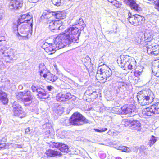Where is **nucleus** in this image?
I'll list each match as a JSON object with an SVG mask.
<instances>
[{
    "mask_svg": "<svg viewBox=\"0 0 159 159\" xmlns=\"http://www.w3.org/2000/svg\"><path fill=\"white\" fill-rule=\"evenodd\" d=\"M78 22V24L66 29L63 34L54 38L53 44L45 42L42 46V48L49 54H52L55 52L56 48L61 49L69 46L72 42L78 43V37L85 26L82 18H79Z\"/></svg>",
    "mask_w": 159,
    "mask_h": 159,
    "instance_id": "obj_1",
    "label": "nucleus"
},
{
    "mask_svg": "<svg viewBox=\"0 0 159 159\" xmlns=\"http://www.w3.org/2000/svg\"><path fill=\"white\" fill-rule=\"evenodd\" d=\"M87 119L79 113H75L70 119H61V122L63 125L70 126L71 125L76 126L82 125L83 122L85 123L88 122Z\"/></svg>",
    "mask_w": 159,
    "mask_h": 159,
    "instance_id": "obj_2",
    "label": "nucleus"
},
{
    "mask_svg": "<svg viewBox=\"0 0 159 159\" xmlns=\"http://www.w3.org/2000/svg\"><path fill=\"white\" fill-rule=\"evenodd\" d=\"M139 102L142 105H149L151 103L154 98L153 93L150 90L148 89L142 94L137 96Z\"/></svg>",
    "mask_w": 159,
    "mask_h": 159,
    "instance_id": "obj_3",
    "label": "nucleus"
},
{
    "mask_svg": "<svg viewBox=\"0 0 159 159\" xmlns=\"http://www.w3.org/2000/svg\"><path fill=\"white\" fill-rule=\"evenodd\" d=\"M100 65L98 67L97 72H100V74L102 75V77L103 79H106V81H107V78H109L112 75V71L111 69L108 66L103 64L102 67Z\"/></svg>",
    "mask_w": 159,
    "mask_h": 159,
    "instance_id": "obj_4",
    "label": "nucleus"
},
{
    "mask_svg": "<svg viewBox=\"0 0 159 159\" xmlns=\"http://www.w3.org/2000/svg\"><path fill=\"white\" fill-rule=\"evenodd\" d=\"M12 107L14 115L17 116L20 118L25 116V114L23 111V108L18 102L15 101L13 103Z\"/></svg>",
    "mask_w": 159,
    "mask_h": 159,
    "instance_id": "obj_5",
    "label": "nucleus"
},
{
    "mask_svg": "<svg viewBox=\"0 0 159 159\" xmlns=\"http://www.w3.org/2000/svg\"><path fill=\"white\" fill-rule=\"evenodd\" d=\"M60 20H48L47 22V25L49 28L52 30H61L63 26L61 24Z\"/></svg>",
    "mask_w": 159,
    "mask_h": 159,
    "instance_id": "obj_6",
    "label": "nucleus"
},
{
    "mask_svg": "<svg viewBox=\"0 0 159 159\" xmlns=\"http://www.w3.org/2000/svg\"><path fill=\"white\" fill-rule=\"evenodd\" d=\"M32 15L28 13H27L20 16L18 20V23L19 25L23 23H29L30 24V25L32 26Z\"/></svg>",
    "mask_w": 159,
    "mask_h": 159,
    "instance_id": "obj_7",
    "label": "nucleus"
},
{
    "mask_svg": "<svg viewBox=\"0 0 159 159\" xmlns=\"http://www.w3.org/2000/svg\"><path fill=\"white\" fill-rule=\"evenodd\" d=\"M148 45L146 46L147 53L149 54H153L156 55L159 53V46L156 43H152L150 44V43H147Z\"/></svg>",
    "mask_w": 159,
    "mask_h": 159,
    "instance_id": "obj_8",
    "label": "nucleus"
},
{
    "mask_svg": "<svg viewBox=\"0 0 159 159\" xmlns=\"http://www.w3.org/2000/svg\"><path fill=\"white\" fill-rule=\"evenodd\" d=\"M144 111L148 116L151 115L152 114H159V102H157L150 107L145 108Z\"/></svg>",
    "mask_w": 159,
    "mask_h": 159,
    "instance_id": "obj_9",
    "label": "nucleus"
},
{
    "mask_svg": "<svg viewBox=\"0 0 159 159\" xmlns=\"http://www.w3.org/2000/svg\"><path fill=\"white\" fill-rule=\"evenodd\" d=\"M74 98L69 93H65L64 92H61L58 93L56 96V99L57 101H63L65 99H69Z\"/></svg>",
    "mask_w": 159,
    "mask_h": 159,
    "instance_id": "obj_10",
    "label": "nucleus"
},
{
    "mask_svg": "<svg viewBox=\"0 0 159 159\" xmlns=\"http://www.w3.org/2000/svg\"><path fill=\"white\" fill-rule=\"evenodd\" d=\"M23 3L22 0H11L9 5V8L11 10L18 9L21 8Z\"/></svg>",
    "mask_w": 159,
    "mask_h": 159,
    "instance_id": "obj_11",
    "label": "nucleus"
},
{
    "mask_svg": "<svg viewBox=\"0 0 159 159\" xmlns=\"http://www.w3.org/2000/svg\"><path fill=\"white\" fill-rule=\"evenodd\" d=\"M135 107L132 104L129 105H124L121 108V113L122 114H126L131 113L134 111Z\"/></svg>",
    "mask_w": 159,
    "mask_h": 159,
    "instance_id": "obj_12",
    "label": "nucleus"
},
{
    "mask_svg": "<svg viewBox=\"0 0 159 159\" xmlns=\"http://www.w3.org/2000/svg\"><path fill=\"white\" fill-rule=\"evenodd\" d=\"M126 2L132 9L134 10L137 12L140 11L141 8L136 3L135 0H126Z\"/></svg>",
    "mask_w": 159,
    "mask_h": 159,
    "instance_id": "obj_13",
    "label": "nucleus"
},
{
    "mask_svg": "<svg viewBox=\"0 0 159 159\" xmlns=\"http://www.w3.org/2000/svg\"><path fill=\"white\" fill-rule=\"evenodd\" d=\"M142 37L145 38V39L148 40H150L151 38V36L149 35V36H147V33L145 34H142L141 37H139L137 39L136 41L138 44H140L141 47H143L144 45H145L147 44H146V42L145 40H144Z\"/></svg>",
    "mask_w": 159,
    "mask_h": 159,
    "instance_id": "obj_14",
    "label": "nucleus"
},
{
    "mask_svg": "<svg viewBox=\"0 0 159 159\" xmlns=\"http://www.w3.org/2000/svg\"><path fill=\"white\" fill-rule=\"evenodd\" d=\"M130 59L127 56L123 55L121 56L120 58L117 60V61L118 63L120 65L121 67L124 69L125 67H126L127 63L128 62Z\"/></svg>",
    "mask_w": 159,
    "mask_h": 159,
    "instance_id": "obj_15",
    "label": "nucleus"
},
{
    "mask_svg": "<svg viewBox=\"0 0 159 159\" xmlns=\"http://www.w3.org/2000/svg\"><path fill=\"white\" fill-rule=\"evenodd\" d=\"M31 92L28 89L25 90L23 92H20L16 93V98L19 100L24 98V96L27 97L31 96Z\"/></svg>",
    "mask_w": 159,
    "mask_h": 159,
    "instance_id": "obj_16",
    "label": "nucleus"
},
{
    "mask_svg": "<svg viewBox=\"0 0 159 159\" xmlns=\"http://www.w3.org/2000/svg\"><path fill=\"white\" fill-rule=\"evenodd\" d=\"M136 61L133 58H131L129 60L128 62L127 63L126 67H125L124 70L135 69L136 68Z\"/></svg>",
    "mask_w": 159,
    "mask_h": 159,
    "instance_id": "obj_17",
    "label": "nucleus"
},
{
    "mask_svg": "<svg viewBox=\"0 0 159 159\" xmlns=\"http://www.w3.org/2000/svg\"><path fill=\"white\" fill-rule=\"evenodd\" d=\"M1 40H0V43ZM15 52L12 49H10L9 51L7 50H4L2 47L0 46V54L4 56H8L9 57L14 56Z\"/></svg>",
    "mask_w": 159,
    "mask_h": 159,
    "instance_id": "obj_18",
    "label": "nucleus"
},
{
    "mask_svg": "<svg viewBox=\"0 0 159 159\" xmlns=\"http://www.w3.org/2000/svg\"><path fill=\"white\" fill-rule=\"evenodd\" d=\"M152 68V72L155 76L159 77V60L155 61Z\"/></svg>",
    "mask_w": 159,
    "mask_h": 159,
    "instance_id": "obj_19",
    "label": "nucleus"
},
{
    "mask_svg": "<svg viewBox=\"0 0 159 159\" xmlns=\"http://www.w3.org/2000/svg\"><path fill=\"white\" fill-rule=\"evenodd\" d=\"M0 100L4 105L7 104L8 102L6 93L0 89Z\"/></svg>",
    "mask_w": 159,
    "mask_h": 159,
    "instance_id": "obj_20",
    "label": "nucleus"
},
{
    "mask_svg": "<svg viewBox=\"0 0 159 159\" xmlns=\"http://www.w3.org/2000/svg\"><path fill=\"white\" fill-rule=\"evenodd\" d=\"M54 112L58 115H60L63 113L64 108L58 104H55L53 108Z\"/></svg>",
    "mask_w": 159,
    "mask_h": 159,
    "instance_id": "obj_21",
    "label": "nucleus"
},
{
    "mask_svg": "<svg viewBox=\"0 0 159 159\" xmlns=\"http://www.w3.org/2000/svg\"><path fill=\"white\" fill-rule=\"evenodd\" d=\"M43 76L47 81H50L52 82H55L58 79L57 76L50 73L48 74L44 73L43 75Z\"/></svg>",
    "mask_w": 159,
    "mask_h": 159,
    "instance_id": "obj_22",
    "label": "nucleus"
},
{
    "mask_svg": "<svg viewBox=\"0 0 159 159\" xmlns=\"http://www.w3.org/2000/svg\"><path fill=\"white\" fill-rule=\"evenodd\" d=\"M54 17L58 20L63 19L65 18L66 13L61 11L53 12Z\"/></svg>",
    "mask_w": 159,
    "mask_h": 159,
    "instance_id": "obj_23",
    "label": "nucleus"
},
{
    "mask_svg": "<svg viewBox=\"0 0 159 159\" xmlns=\"http://www.w3.org/2000/svg\"><path fill=\"white\" fill-rule=\"evenodd\" d=\"M128 17L127 19L129 23L134 26H137V23L136 22L135 15H132L131 13L129 11H128Z\"/></svg>",
    "mask_w": 159,
    "mask_h": 159,
    "instance_id": "obj_24",
    "label": "nucleus"
},
{
    "mask_svg": "<svg viewBox=\"0 0 159 159\" xmlns=\"http://www.w3.org/2000/svg\"><path fill=\"white\" fill-rule=\"evenodd\" d=\"M46 154L47 156L54 157L55 156H61V153L57 151L54 150L49 149L46 152Z\"/></svg>",
    "mask_w": 159,
    "mask_h": 159,
    "instance_id": "obj_25",
    "label": "nucleus"
},
{
    "mask_svg": "<svg viewBox=\"0 0 159 159\" xmlns=\"http://www.w3.org/2000/svg\"><path fill=\"white\" fill-rule=\"evenodd\" d=\"M38 93L37 96L40 98H46L48 97L45 89L41 87L40 88Z\"/></svg>",
    "mask_w": 159,
    "mask_h": 159,
    "instance_id": "obj_26",
    "label": "nucleus"
},
{
    "mask_svg": "<svg viewBox=\"0 0 159 159\" xmlns=\"http://www.w3.org/2000/svg\"><path fill=\"white\" fill-rule=\"evenodd\" d=\"M32 97L31 96L28 97H24L20 100L23 102L25 106H29L32 103Z\"/></svg>",
    "mask_w": 159,
    "mask_h": 159,
    "instance_id": "obj_27",
    "label": "nucleus"
},
{
    "mask_svg": "<svg viewBox=\"0 0 159 159\" xmlns=\"http://www.w3.org/2000/svg\"><path fill=\"white\" fill-rule=\"evenodd\" d=\"M131 125L134 129L137 131H140L141 129V125L140 122L137 120H133L131 122Z\"/></svg>",
    "mask_w": 159,
    "mask_h": 159,
    "instance_id": "obj_28",
    "label": "nucleus"
},
{
    "mask_svg": "<svg viewBox=\"0 0 159 159\" xmlns=\"http://www.w3.org/2000/svg\"><path fill=\"white\" fill-rule=\"evenodd\" d=\"M39 72L40 73L41 76H42L44 73L47 74L48 70L46 69V66L43 63H41L39 66Z\"/></svg>",
    "mask_w": 159,
    "mask_h": 159,
    "instance_id": "obj_29",
    "label": "nucleus"
},
{
    "mask_svg": "<svg viewBox=\"0 0 159 159\" xmlns=\"http://www.w3.org/2000/svg\"><path fill=\"white\" fill-rule=\"evenodd\" d=\"M136 22H137V25H139L143 24L145 20V18L142 16L135 14Z\"/></svg>",
    "mask_w": 159,
    "mask_h": 159,
    "instance_id": "obj_30",
    "label": "nucleus"
},
{
    "mask_svg": "<svg viewBox=\"0 0 159 159\" xmlns=\"http://www.w3.org/2000/svg\"><path fill=\"white\" fill-rule=\"evenodd\" d=\"M115 148L118 150H121L122 152H131V149L129 147L124 146H114Z\"/></svg>",
    "mask_w": 159,
    "mask_h": 159,
    "instance_id": "obj_31",
    "label": "nucleus"
},
{
    "mask_svg": "<svg viewBox=\"0 0 159 159\" xmlns=\"http://www.w3.org/2000/svg\"><path fill=\"white\" fill-rule=\"evenodd\" d=\"M59 150L62 152L67 153L69 151V148L67 145L62 143L60 147Z\"/></svg>",
    "mask_w": 159,
    "mask_h": 159,
    "instance_id": "obj_32",
    "label": "nucleus"
},
{
    "mask_svg": "<svg viewBox=\"0 0 159 159\" xmlns=\"http://www.w3.org/2000/svg\"><path fill=\"white\" fill-rule=\"evenodd\" d=\"M64 0H52V3L57 7L62 6L64 4Z\"/></svg>",
    "mask_w": 159,
    "mask_h": 159,
    "instance_id": "obj_33",
    "label": "nucleus"
},
{
    "mask_svg": "<svg viewBox=\"0 0 159 159\" xmlns=\"http://www.w3.org/2000/svg\"><path fill=\"white\" fill-rule=\"evenodd\" d=\"M61 143L52 142L49 143V146L51 148H58L59 150V148L61 146Z\"/></svg>",
    "mask_w": 159,
    "mask_h": 159,
    "instance_id": "obj_34",
    "label": "nucleus"
},
{
    "mask_svg": "<svg viewBox=\"0 0 159 159\" xmlns=\"http://www.w3.org/2000/svg\"><path fill=\"white\" fill-rule=\"evenodd\" d=\"M157 140V138L153 136H152L150 139L148 143V144L150 147H151L156 142Z\"/></svg>",
    "mask_w": 159,
    "mask_h": 159,
    "instance_id": "obj_35",
    "label": "nucleus"
},
{
    "mask_svg": "<svg viewBox=\"0 0 159 159\" xmlns=\"http://www.w3.org/2000/svg\"><path fill=\"white\" fill-rule=\"evenodd\" d=\"M48 13V11H44L42 14L41 16V19L42 20H45L44 21H46L47 18V14Z\"/></svg>",
    "mask_w": 159,
    "mask_h": 159,
    "instance_id": "obj_36",
    "label": "nucleus"
},
{
    "mask_svg": "<svg viewBox=\"0 0 159 159\" xmlns=\"http://www.w3.org/2000/svg\"><path fill=\"white\" fill-rule=\"evenodd\" d=\"M41 87L39 86L32 85L31 86V89L33 92H36L38 93Z\"/></svg>",
    "mask_w": 159,
    "mask_h": 159,
    "instance_id": "obj_37",
    "label": "nucleus"
},
{
    "mask_svg": "<svg viewBox=\"0 0 159 159\" xmlns=\"http://www.w3.org/2000/svg\"><path fill=\"white\" fill-rule=\"evenodd\" d=\"M47 19L46 20V21H45L46 22H48V20H49L50 19H51L52 20V19L51 18L52 17L54 16L53 15V12H48V13L47 14Z\"/></svg>",
    "mask_w": 159,
    "mask_h": 159,
    "instance_id": "obj_38",
    "label": "nucleus"
},
{
    "mask_svg": "<svg viewBox=\"0 0 159 159\" xmlns=\"http://www.w3.org/2000/svg\"><path fill=\"white\" fill-rule=\"evenodd\" d=\"M43 129H49L51 127V125L49 123H46L43 125Z\"/></svg>",
    "mask_w": 159,
    "mask_h": 159,
    "instance_id": "obj_39",
    "label": "nucleus"
},
{
    "mask_svg": "<svg viewBox=\"0 0 159 159\" xmlns=\"http://www.w3.org/2000/svg\"><path fill=\"white\" fill-rule=\"evenodd\" d=\"M83 60L85 63H91V59L88 56H86Z\"/></svg>",
    "mask_w": 159,
    "mask_h": 159,
    "instance_id": "obj_40",
    "label": "nucleus"
},
{
    "mask_svg": "<svg viewBox=\"0 0 159 159\" xmlns=\"http://www.w3.org/2000/svg\"><path fill=\"white\" fill-rule=\"evenodd\" d=\"M111 3H112V4L115 6L116 7H118L119 6V2L118 1H117L116 0H114L111 2Z\"/></svg>",
    "mask_w": 159,
    "mask_h": 159,
    "instance_id": "obj_41",
    "label": "nucleus"
},
{
    "mask_svg": "<svg viewBox=\"0 0 159 159\" xmlns=\"http://www.w3.org/2000/svg\"><path fill=\"white\" fill-rule=\"evenodd\" d=\"M20 25L18 24V23L17 22V24L16 25V26L14 28V31L15 33L16 34H17L18 33V34L19 35V33L18 32V26L19 25Z\"/></svg>",
    "mask_w": 159,
    "mask_h": 159,
    "instance_id": "obj_42",
    "label": "nucleus"
},
{
    "mask_svg": "<svg viewBox=\"0 0 159 159\" xmlns=\"http://www.w3.org/2000/svg\"><path fill=\"white\" fill-rule=\"evenodd\" d=\"M155 8L159 11V0L157 1H155Z\"/></svg>",
    "mask_w": 159,
    "mask_h": 159,
    "instance_id": "obj_43",
    "label": "nucleus"
},
{
    "mask_svg": "<svg viewBox=\"0 0 159 159\" xmlns=\"http://www.w3.org/2000/svg\"><path fill=\"white\" fill-rule=\"evenodd\" d=\"M143 70V69L142 68V69L140 70H136L134 72V74L135 75H136L137 74L138 75H140Z\"/></svg>",
    "mask_w": 159,
    "mask_h": 159,
    "instance_id": "obj_44",
    "label": "nucleus"
},
{
    "mask_svg": "<svg viewBox=\"0 0 159 159\" xmlns=\"http://www.w3.org/2000/svg\"><path fill=\"white\" fill-rule=\"evenodd\" d=\"M15 148H22L23 146L20 144H14L13 147Z\"/></svg>",
    "mask_w": 159,
    "mask_h": 159,
    "instance_id": "obj_45",
    "label": "nucleus"
},
{
    "mask_svg": "<svg viewBox=\"0 0 159 159\" xmlns=\"http://www.w3.org/2000/svg\"><path fill=\"white\" fill-rule=\"evenodd\" d=\"M47 88L48 91H51L54 89V87L51 86H47Z\"/></svg>",
    "mask_w": 159,
    "mask_h": 159,
    "instance_id": "obj_46",
    "label": "nucleus"
},
{
    "mask_svg": "<svg viewBox=\"0 0 159 159\" xmlns=\"http://www.w3.org/2000/svg\"><path fill=\"white\" fill-rule=\"evenodd\" d=\"M29 2L35 3L37 2L39 0H28Z\"/></svg>",
    "mask_w": 159,
    "mask_h": 159,
    "instance_id": "obj_47",
    "label": "nucleus"
},
{
    "mask_svg": "<svg viewBox=\"0 0 159 159\" xmlns=\"http://www.w3.org/2000/svg\"><path fill=\"white\" fill-rule=\"evenodd\" d=\"M91 94L95 96V97H98V94L97 93V92L96 91H93Z\"/></svg>",
    "mask_w": 159,
    "mask_h": 159,
    "instance_id": "obj_48",
    "label": "nucleus"
},
{
    "mask_svg": "<svg viewBox=\"0 0 159 159\" xmlns=\"http://www.w3.org/2000/svg\"><path fill=\"white\" fill-rule=\"evenodd\" d=\"M107 129H108L107 128H102L101 129V131L102 133L107 130Z\"/></svg>",
    "mask_w": 159,
    "mask_h": 159,
    "instance_id": "obj_49",
    "label": "nucleus"
},
{
    "mask_svg": "<svg viewBox=\"0 0 159 159\" xmlns=\"http://www.w3.org/2000/svg\"><path fill=\"white\" fill-rule=\"evenodd\" d=\"M30 132V129L29 128H27L25 130V133H28Z\"/></svg>",
    "mask_w": 159,
    "mask_h": 159,
    "instance_id": "obj_50",
    "label": "nucleus"
},
{
    "mask_svg": "<svg viewBox=\"0 0 159 159\" xmlns=\"http://www.w3.org/2000/svg\"><path fill=\"white\" fill-rule=\"evenodd\" d=\"M5 146V144H3L0 143V149H1L4 147Z\"/></svg>",
    "mask_w": 159,
    "mask_h": 159,
    "instance_id": "obj_51",
    "label": "nucleus"
},
{
    "mask_svg": "<svg viewBox=\"0 0 159 159\" xmlns=\"http://www.w3.org/2000/svg\"><path fill=\"white\" fill-rule=\"evenodd\" d=\"M18 89L20 90H22L23 89V86L21 85H20L18 86Z\"/></svg>",
    "mask_w": 159,
    "mask_h": 159,
    "instance_id": "obj_52",
    "label": "nucleus"
},
{
    "mask_svg": "<svg viewBox=\"0 0 159 159\" xmlns=\"http://www.w3.org/2000/svg\"><path fill=\"white\" fill-rule=\"evenodd\" d=\"M94 130H95V131H96V132H98L101 133V129H94Z\"/></svg>",
    "mask_w": 159,
    "mask_h": 159,
    "instance_id": "obj_53",
    "label": "nucleus"
},
{
    "mask_svg": "<svg viewBox=\"0 0 159 159\" xmlns=\"http://www.w3.org/2000/svg\"><path fill=\"white\" fill-rule=\"evenodd\" d=\"M107 134L109 135H112V131L111 130H109L108 131V132H107Z\"/></svg>",
    "mask_w": 159,
    "mask_h": 159,
    "instance_id": "obj_54",
    "label": "nucleus"
},
{
    "mask_svg": "<svg viewBox=\"0 0 159 159\" xmlns=\"http://www.w3.org/2000/svg\"><path fill=\"white\" fill-rule=\"evenodd\" d=\"M112 145H113V147H114V148H115V147L114 146H118L117 145V143H116V142H113V143Z\"/></svg>",
    "mask_w": 159,
    "mask_h": 159,
    "instance_id": "obj_55",
    "label": "nucleus"
},
{
    "mask_svg": "<svg viewBox=\"0 0 159 159\" xmlns=\"http://www.w3.org/2000/svg\"><path fill=\"white\" fill-rule=\"evenodd\" d=\"M113 32L115 33H117V31L116 30L113 31H109V33H112Z\"/></svg>",
    "mask_w": 159,
    "mask_h": 159,
    "instance_id": "obj_56",
    "label": "nucleus"
},
{
    "mask_svg": "<svg viewBox=\"0 0 159 159\" xmlns=\"http://www.w3.org/2000/svg\"><path fill=\"white\" fill-rule=\"evenodd\" d=\"M63 78H62V79H63V78H64V80H67V79H68L66 77H65V76H63Z\"/></svg>",
    "mask_w": 159,
    "mask_h": 159,
    "instance_id": "obj_57",
    "label": "nucleus"
},
{
    "mask_svg": "<svg viewBox=\"0 0 159 159\" xmlns=\"http://www.w3.org/2000/svg\"><path fill=\"white\" fill-rule=\"evenodd\" d=\"M116 159H122L119 157H118L116 158Z\"/></svg>",
    "mask_w": 159,
    "mask_h": 159,
    "instance_id": "obj_58",
    "label": "nucleus"
},
{
    "mask_svg": "<svg viewBox=\"0 0 159 159\" xmlns=\"http://www.w3.org/2000/svg\"><path fill=\"white\" fill-rule=\"evenodd\" d=\"M66 2V1H72V0H65Z\"/></svg>",
    "mask_w": 159,
    "mask_h": 159,
    "instance_id": "obj_59",
    "label": "nucleus"
},
{
    "mask_svg": "<svg viewBox=\"0 0 159 159\" xmlns=\"http://www.w3.org/2000/svg\"><path fill=\"white\" fill-rule=\"evenodd\" d=\"M103 156H104V157H105L106 156L105 155V154L103 155Z\"/></svg>",
    "mask_w": 159,
    "mask_h": 159,
    "instance_id": "obj_60",
    "label": "nucleus"
},
{
    "mask_svg": "<svg viewBox=\"0 0 159 159\" xmlns=\"http://www.w3.org/2000/svg\"><path fill=\"white\" fill-rule=\"evenodd\" d=\"M8 144H12V143H8Z\"/></svg>",
    "mask_w": 159,
    "mask_h": 159,
    "instance_id": "obj_61",
    "label": "nucleus"
},
{
    "mask_svg": "<svg viewBox=\"0 0 159 159\" xmlns=\"http://www.w3.org/2000/svg\"><path fill=\"white\" fill-rule=\"evenodd\" d=\"M116 109L117 110H118V108H116Z\"/></svg>",
    "mask_w": 159,
    "mask_h": 159,
    "instance_id": "obj_62",
    "label": "nucleus"
}]
</instances>
